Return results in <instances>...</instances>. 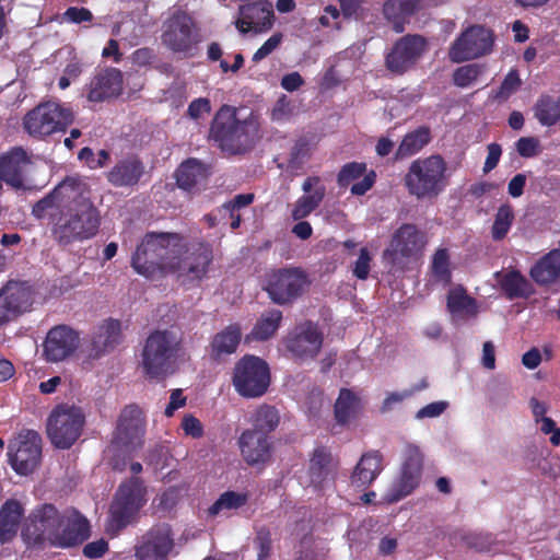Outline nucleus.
Here are the masks:
<instances>
[{"mask_svg":"<svg viewBox=\"0 0 560 560\" xmlns=\"http://www.w3.org/2000/svg\"><path fill=\"white\" fill-rule=\"evenodd\" d=\"M32 214L38 220L48 219L54 238L62 245L93 237L101 224L88 185L74 177H66L36 201Z\"/></svg>","mask_w":560,"mask_h":560,"instance_id":"obj_1","label":"nucleus"},{"mask_svg":"<svg viewBox=\"0 0 560 560\" xmlns=\"http://www.w3.org/2000/svg\"><path fill=\"white\" fill-rule=\"evenodd\" d=\"M184 354V337L178 328L154 329L147 337L141 351V366L149 378L162 380L173 372Z\"/></svg>","mask_w":560,"mask_h":560,"instance_id":"obj_2","label":"nucleus"},{"mask_svg":"<svg viewBox=\"0 0 560 560\" xmlns=\"http://www.w3.org/2000/svg\"><path fill=\"white\" fill-rule=\"evenodd\" d=\"M178 241L182 237L177 233L148 232L131 256V267L148 279L171 273Z\"/></svg>","mask_w":560,"mask_h":560,"instance_id":"obj_3","label":"nucleus"},{"mask_svg":"<svg viewBox=\"0 0 560 560\" xmlns=\"http://www.w3.org/2000/svg\"><path fill=\"white\" fill-rule=\"evenodd\" d=\"M402 180L410 196L419 200L435 199L450 183L447 162L438 153L418 158L410 163Z\"/></svg>","mask_w":560,"mask_h":560,"instance_id":"obj_4","label":"nucleus"},{"mask_svg":"<svg viewBox=\"0 0 560 560\" xmlns=\"http://www.w3.org/2000/svg\"><path fill=\"white\" fill-rule=\"evenodd\" d=\"M74 119L72 108L48 101L25 114L23 128L31 137L44 140L54 133L66 132Z\"/></svg>","mask_w":560,"mask_h":560,"instance_id":"obj_5","label":"nucleus"},{"mask_svg":"<svg viewBox=\"0 0 560 560\" xmlns=\"http://www.w3.org/2000/svg\"><path fill=\"white\" fill-rule=\"evenodd\" d=\"M84 424L85 415L80 407L59 404L47 418L46 431L56 448L69 450L81 436Z\"/></svg>","mask_w":560,"mask_h":560,"instance_id":"obj_6","label":"nucleus"},{"mask_svg":"<svg viewBox=\"0 0 560 560\" xmlns=\"http://www.w3.org/2000/svg\"><path fill=\"white\" fill-rule=\"evenodd\" d=\"M209 138L222 150L237 153L250 143L248 124L237 118L236 109L222 105L214 115Z\"/></svg>","mask_w":560,"mask_h":560,"instance_id":"obj_7","label":"nucleus"},{"mask_svg":"<svg viewBox=\"0 0 560 560\" xmlns=\"http://www.w3.org/2000/svg\"><path fill=\"white\" fill-rule=\"evenodd\" d=\"M311 281L301 268H279L266 275L262 290L272 303L290 305L303 295Z\"/></svg>","mask_w":560,"mask_h":560,"instance_id":"obj_8","label":"nucleus"},{"mask_svg":"<svg viewBox=\"0 0 560 560\" xmlns=\"http://www.w3.org/2000/svg\"><path fill=\"white\" fill-rule=\"evenodd\" d=\"M62 526V512L54 504L43 503L32 510L22 528L21 536L30 548L52 546L54 536Z\"/></svg>","mask_w":560,"mask_h":560,"instance_id":"obj_9","label":"nucleus"},{"mask_svg":"<svg viewBox=\"0 0 560 560\" xmlns=\"http://www.w3.org/2000/svg\"><path fill=\"white\" fill-rule=\"evenodd\" d=\"M147 488L141 478L132 476L121 482L110 506V525L116 530L126 528L145 504Z\"/></svg>","mask_w":560,"mask_h":560,"instance_id":"obj_10","label":"nucleus"},{"mask_svg":"<svg viewBox=\"0 0 560 560\" xmlns=\"http://www.w3.org/2000/svg\"><path fill=\"white\" fill-rule=\"evenodd\" d=\"M232 384L242 397L262 396L270 385V371L267 362L256 355H244L235 363Z\"/></svg>","mask_w":560,"mask_h":560,"instance_id":"obj_11","label":"nucleus"},{"mask_svg":"<svg viewBox=\"0 0 560 560\" xmlns=\"http://www.w3.org/2000/svg\"><path fill=\"white\" fill-rule=\"evenodd\" d=\"M178 241V252L173 253L171 272L190 280L206 277L213 260L212 246L205 242H192L187 245Z\"/></svg>","mask_w":560,"mask_h":560,"instance_id":"obj_12","label":"nucleus"},{"mask_svg":"<svg viewBox=\"0 0 560 560\" xmlns=\"http://www.w3.org/2000/svg\"><path fill=\"white\" fill-rule=\"evenodd\" d=\"M161 39L173 52L191 56L200 36L192 18L177 10L164 22Z\"/></svg>","mask_w":560,"mask_h":560,"instance_id":"obj_13","label":"nucleus"},{"mask_svg":"<svg viewBox=\"0 0 560 560\" xmlns=\"http://www.w3.org/2000/svg\"><path fill=\"white\" fill-rule=\"evenodd\" d=\"M147 419L137 404L125 406L117 419L112 444L127 452L141 448L144 444Z\"/></svg>","mask_w":560,"mask_h":560,"instance_id":"obj_14","label":"nucleus"},{"mask_svg":"<svg viewBox=\"0 0 560 560\" xmlns=\"http://www.w3.org/2000/svg\"><path fill=\"white\" fill-rule=\"evenodd\" d=\"M175 548V535L168 523H158L137 538L136 560H168Z\"/></svg>","mask_w":560,"mask_h":560,"instance_id":"obj_15","label":"nucleus"},{"mask_svg":"<svg viewBox=\"0 0 560 560\" xmlns=\"http://www.w3.org/2000/svg\"><path fill=\"white\" fill-rule=\"evenodd\" d=\"M494 43L493 32L481 25L466 28L451 45L448 57L453 62L480 58L492 51Z\"/></svg>","mask_w":560,"mask_h":560,"instance_id":"obj_16","label":"nucleus"},{"mask_svg":"<svg viewBox=\"0 0 560 560\" xmlns=\"http://www.w3.org/2000/svg\"><path fill=\"white\" fill-rule=\"evenodd\" d=\"M9 463L22 476L32 474L42 460V438L34 430H23L9 446Z\"/></svg>","mask_w":560,"mask_h":560,"instance_id":"obj_17","label":"nucleus"},{"mask_svg":"<svg viewBox=\"0 0 560 560\" xmlns=\"http://www.w3.org/2000/svg\"><path fill=\"white\" fill-rule=\"evenodd\" d=\"M423 471V454L417 445L408 444L404 453L398 478L393 482L388 493V502H398L411 494L420 485Z\"/></svg>","mask_w":560,"mask_h":560,"instance_id":"obj_18","label":"nucleus"},{"mask_svg":"<svg viewBox=\"0 0 560 560\" xmlns=\"http://www.w3.org/2000/svg\"><path fill=\"white\" fill-rule=\"evenodd\" d=\"M425 48L427 39L422 35H404L385 55V67L392 73L402 75L416 66Z\"/></svg>","mask_w":560,"mask_h":560,"instance_id":"obj_19","label":"nucleus"},{"mask_svg":"<svg viewBox=\"0 0 560 560\" xmlns=\"http://www.w3.org/2000/svg\"><path fill=\"white\" fill-rule=\"evenodd\" d=\"M283 342L295 360L306 361L317 357L323 347L324 335L316 323L304 320L288 332Z\"/></svg>","mask_w":560,"mask_h":560,"instance_id":"obj_20","label":"nucleus"},{"mask_svg":"<svg viewBox=\"0 0 560 560\" xmlns=\"http://www.w3.org/2000/svg\"><path fill=\"white\" fill-rule=\"evenodd\" d=\"M428 243L427 235L416 224L404 223L392 235L385 256L396 264L401 260H417Z\"/></svg>","mask_w":560,"mask_h":560,"instance_id":"obj_21","label":"nucleus"},{"mask_svg":"<svg viewBox=\"0 0 560 560\" xmlns=\"http://www.w3.org/2000/svg\"><path fill=\"white\" fill-rule=\"evenodd\" d=\"M32 304L33 291L27 282L8 281L0 289V327L15 322L30 312Z\"/></svg>","mask_w":560,"mask_h":560,"instance_id":"obj_22","label":"nucleus"},{"mask_svg":"<svg viewBox=\"0 0 560 560\" xmlns=\"http://www.w3.org/2000/svg\"><path fill=\"white\" fill-rule=\"evenodd\" d=\"M237 446L242 459L250 467L264 468L272 459L273 440L266 433L245 429L237 439Z\"/></svg>","mask_w":560,"mask_h":560,"instance_id":"obj_23","label":"nucleus"},{"mask_svg":"<svg viewBox=\"0 0 560 560\" xmlns=\"http://www.w3.org/2000/svg\"><path fill=\"white\" fill-rule=\"evenodd\" d=\"M31 165L27 151L22 147H13L0 155V178L15 190L30 189L26 174Z\"/></svg>","mask_w":560,"mask_h":560,"instance_id":"obj_24","label":"nucleus"},{"mask_svg":"<svg viewBox=\"0 0 560 560\" xmlns=\"http://www.w3.org/2000/svg\"><path fill=\"white\" fill-rule=\"evenodd\" d=\"M91 536L89 520L77 509H67L62 512V526L54 536L52 546L71 548L82 545Z\"/></svg>","mask_w":560,"mask_h":560,"instance_id":"obj_25","label":"nucleus"},{"mask_svg":"<svg viewBox=\"0 0 560 560\" xmlns=\"http://www.w3.org/2000/svg\"><path fill=\"white\" fill-rule=\"evenodd\" d=\"M238 14L235 25L241 33L267 32L275 21L272 4L267 0L244 3L240 5Z\"/></svg>","mask_w":560,"mask_h":560,"instance_id":"obj_26","label":"nucleus"},{"mask_svg":"<svg viewBox=\"0 0 560 560\" xmlns=\"http://www.w3.org/2000/svg\"><path fill=\"white\" fill-rule=\"evenodd\" d=\"M79 334L67 325L52 327L44 341V354L47 361L59 362L70 357L79 347Z\"/></svg>","mask_w":560,"mask_h":560,"instance_id":"obj_27","label":"nucleus"},{"mask_svg":"<svg viewBox=\"0 0 560 560\" xmlns=\"http://www.w3.org/2000/svg\"><path fill=\"white\" fill-rule=\"evenodd\" d=\"M362 176L361 180L351 186L350 191L354 196H363L372 189L377 177L375 171L368 172V165L364 162L353 161L343 164L337 174V184L340 188H346Z\"/></svg>","mask_w":560,"mask_h":560,"instance_id":"obj_28","label":"nucleus"},{"mask_svg":"<svg viewBox=\"0 0 560 560\" xmlns=\"http://www.w3.org/2000/svg\"><path fill=\"white\" fill-rule=\"evenodd\" d=\"M122 91V72L117 68H106L91 81L88 92L90 102H104L118 96Z\"/></svg>","mask_w":560,"mask_h":560,"instance_id":"obj_29","label":"nucleus"},{"mask_svg":"<svg viewBox=\"0 0 560 560\" xmlns=\"http://www.w3.org/2000/svg\"><path fill=\"white\" fill-rule=\"evenodd\" d=\"M242 340V328L234 323L215 332L209 343V357L217 363L224 362L236 352Z\"/></svg>","mask_w":560,"mask_h":560,"instance_id":"obj_30","label":"nucleus"},{"mask_svg":"<svg viewBox=\"0 0 560 560\" xmlns=\"http://www.w3.org/2000/svg\"><path fill=\"white\" fill-rule=\"evenodd\" d=\"M144 174L142 160L131 154L119 160L107 173V180L115 187L136 186Z\"/></svg>","mask_w":560,"mask_h":560,"instance_id":"obj_31","label":"nucleus"},{"mask_svg":"<svg viewBox=\"0 0 560 560\" xmlns=\"http://www.w3.org/2000/svg\"><path fill=\"white\" fill-rule=\"evenodd\" d=\"M383 455L380 451L372 450L362 454L350 476L351 485L366 489L383 471Z\"/></svg>","mask_w":560,"mask_h":560,"instance_id":"obj_32","label":"nucleus"},{"mask_svg":"<svg viewBox=\"0 0 560 560\" xmlns=\"http://www.w3.org/2000/svg\"><path fill=\"white\" fill-rule=\"evenodd\" d=\"M209 173L207 166L196 159L184 161L175 172L177 186L188 192H195L206 184Z\"/></svg>","mask_w":560,"mask_h":560,"instance_id":"obj_33","label":"nucleus"},{"mask_svg":"<svg viewBox=\"0 0 560 560\" xmlns=\"http://www.w3.org/2000/svg\"><path fill=\"white\" fill-rule=\"evenodd\" d=\"M420 8V0H386L383 14L393 24L396 33H402L407 19L412 16Z\"/></svg>","mask_w":560,"mask_h":560,"instance_id":"obj_34","label":"nucleus"},{"mask_svg":"<svg viewBox=\"0 0 560 560\" xmlns=\"http://www.w3.org/2000/svg\"><path fill=\"white\" fill-rule=\"evenodd\" d=\"M530 278L540 285L553 283L560 278V249L544 255L529 271Z\"/></svg>","mask_w":560,"mask_h":560,"instance_id":"obj_35","label":"nucleus"},{"mask_svg":"<svg viewBox=\"0 0 560 560\" xmlns=\"http://www.w3.org/2000/svg\"><path fill=\"white\" fill-rule=\"evenodd\" d=\"M24 514L22 504L16 500H7L0 509V544L9 542L16 535Z\"/></svg>","mask_w":560,"mask_h":560,"instance_id":"obj_36","label":"nucleus"},{"mask_svg":"<svg viewBox=\"0 0 560 560\" xmlns=\"http://www.w3.org/2000/svg\"><path fill=\"white\" fill-rule=\"evenodd\" d=\"M362 409L360 396L349 388H341L334 405L336 422L341 425L348 424L355 419Z\"/></svg>","mask_w":560,"mask_h":560,"instance_id":"obj_37","label":"nucleus"},{"mask_svg":"<svg viewBox=\"0 0 560 560\" xmlns=\"http://www.w3.org/2000/svg\"><path fill=\"white\" fill-rule=\"evenodd\" d=\"M431 139V129L428 126H420L407 132L395 152V160L399 161L416 155L430 143Z\"/></svg>","mask_w":560,"mask_h":560,"instance_id":"obj_38","label":"nucleus"},{"mask_svg":"<svg viewBox=\"0 0 560 560\" xmlns=\"http://www.w3.org/2000/svg\"><path fill=\"white\" fill-rule=\"evenodd\" d=\"M446 307L454 317L470 318L478 313L476 299L468 295L462 285L448 292Z\"/></svg>","mask_w":560,"mask_h":560,"instance_id":"obj_39","label":"nucleus"},{"mask_svg":"<svg viewBox=\"0 0 560 560\" xmlns=\"http://www.w3.org/2000/svg\"><path fill=\"white\" fill-rule=\"evenodd\" d=\"M122 339L121 324L117 319L108 318L98 326L92 343L98 352H108L120 343Z\"/></svg>","mask_w":560,"mask_h":560,"instance_id":"obj_40","label":"nucleus"},{"mask_svg":"<svg viewBox=\"0 0 560 560\" xmlns=\"http://www.w3.org/2000/svg\"><path fill=\"white\" fill-rule=\"evenodd\" d=\"M250 428L257 432L266 433L267 438H272L271 433L280 423V415L276 407L264 404L260 405L249 418Z\"/></svg>","mask_w":560,"mask_h":560,"instance_id":"obj_41","label":"nucleus"},{"mask_svg":"<svg viewBox=\"0 0 560 560\" xmlns=\"http://www.w3.org/2000/svg\"><path fill=\"white\" fill-rule=\"evenodd\" d=\"M283 315L280 310L272 308L265 311L260 317L256 320L250 337L257 341H266L276 335L278 331Z\"/></svg>","mask_w":560,"mask_h":560,"instance_id":"obj_42","label":"nucleus"},{"mask_svg":"<svg viewBox=\"0 0 560 560\" xmlns=\"http://www.w3.org/2000/svg\"><path fill=\"white\" fill-rule=\"evenodd\" d=\"M255 200L253 192L238 194L231 200L224 202L219 209L222 219L230 220V228L236 230L242 223V210L250 206Z\"/></svg>","mask_w":560,"mask_h":560,"instance_id":"obj_43","label":"nucleus"},{"mask_svg":"<svg viewBox=\"0 0 560 560\" xmlns=\"http://www.w3.org/2000/svg\"><path fill=\"white\" fill-rule=\"evenodd\" d=\"M500 284L509 300L527 299L534 292L532 283L518 270L506 272Z\"/></svg>","mask_w":560,"mask_h":560,"instance_id":"obj_44","label":"nucleus"},{"mask_svg":"<svg viewBox=\"0 0 560 560\" xmlns=\"http://www.w3.org/2000/svg\"><path fill=\"white\" fill-rule=\"evenodd\" d=\"M534 115L541 126L556 125L560 120V95L557 98L541 95L534 106Z\"/></svg>","mask_w":560,"mask_h":560,"instance_id":"obj_45","label":"nucleus"},{"mask_svg":"<svg viewBox=\"0 0 560 560\" xmlns=\"http://www.w3.org/2000/svg\"><path fill=\"white\" fill-rule=\"evenodd\" d=\"M249 500L248 492H236L228 490L220 494V497L208 508L209 516H217L223 511H234L242 509Z\"/></svg>","mask_w":560,"mask_h":560,"instance_id":"obj_46","label":"nucleus"},{"mask_svg":"<svg viewBox=\"0 0 560 560\" xmlns=\"http://www.w3.org/2000/svg\"><path fill=\"white\" fill-rule=\"evenodd\" d=\"M331 455L325 447H318L314 451L310 460L308 475L311 482L315 487L322 486L323 481L329 475V464Z\"/></svg>","mask_w":560,"mask_h":560,"instance_id":"obj_47","label":"nucleus"},{"mask_svg":"<svg viewBox=\"0 0 560 560\" xmlns=\"http://www.w3.org/2000/svg\"><path fill=\"white\" fill-rule=\"evenodd\" d=\"M325 197V187H317L312 194L301 196L294 203L292 210L293 220H302L310 215L323 201Z\"/></svg>","mask_w":560,"mask_h":560,"instance_id":"obj_48","label":"nucleus"},{"mask_svg":"<svg viewBox=\"0 0 560 560\" xmlns=\"http://www.w3.org/2000/svg\"><path fill=\"white\" fill-rule=\"evenodd\" d=\"M514 218V211L510 203H503L498 208L491 228L493 241H502L505 238L513 224Z\"/></svg>","mask_w":560,"mask_h":560,"instance_id":"obj_49","label":"nucleus"},{"mask_svg":"<svg viewBox=\"0 0 560 560\" xmlns=\"http://www.w3.org/2000/svg\"><path fill=\"white\" fill-rule=\"evenodd\" d=\"M431 270L434 278L450 284L452 281V271L450 268V255L446 248H439L433 255Z\"/></svg>","mask_w":560,"mask_h":560,"instance_id":"obj_50","label":"nucleus"},{"mask_svg":"<svg viewBox=\"0 0 560 560\" xmlns=\"http://www.w3.org/2000/svg\"><path fill=\"white\" fill-rule=\"evenodd\" d=\"M313 148L314 143L311 137L302 136L298 138L291 149L289 165L291 167H299L311 156Z\"/></svg>","mask_w":560,"mask_h":560,"instance_id":"obj_51","label":"nucleus"},{"mask_svg":"<svg viewBox=\"0 0 560 560\" xmlns=\"http://www.w3.org/2000/svg\"><path fill=\"white\" fill-rule=\"evenodd\" d=\"M482 68L477 63H469L457 68L453 73V82L458 88H467L481 74Z\"/></svg>","mask_w":560,"mask_h":560,"instance_id":"obj_52","label":"nucleus"},{"mask_svg":"<svg viewBox=\"0 0 560 560\" xmlns=\"http://www.w3.org/2000/svg\"><path fill=\"white\" fill-rule=\"evenodd\" d=\"M254 544L257 549L258 560H267L272 550V538L269 528L261 527L256 534Z\"/></svg>","mask_w":560,"mask_h":560,"instance_id":"obj_53","label":"nucleus"},{"mask_svg":"<svg viewBox=\"0 0 560 560\" xmlns=\"http://www.w3.org/2000/svg\"><path fill=\"white\" fill-rule=\"evenodd\" d=\"M521 85L522 80L520 78L518 71L516 69H511L501 82L497 97L506 100Z\"/></svg>","mask_w":560,"mask_h":560,"instance_id":"obj_54","label":"nucleus"},{"mask_svg":"<svg viewBox=\"0 0 560 560\" xmlns=\"http://www.w3.org/2000/svg\"><path fill=\"white\" fill-rule=\"evenodd\" d=\"M516 151L522 158H533L539 153L540 141L536 137H522L516 143Z\"/></svg>","mask_w":560,"mask_h":560,"instance_id":"obj_55","label":"nucleus"},{"mask_svg":"<svg viewBox=\"0 0 560 560\" xmlns=\"http://www.w3.org/2000/svg\"><path fill=\"white\" fill-rule=\"evenodd\" d=\"M109 550V544L105 538L88 542L83 549L82 555L88 559H100L104 557Z\"/></svg>","mask_w":560,"mask_h":560,"instance_id":"obj_56","label":"nucleus"},{"mask_svg":"<svg viewBox=\"0 0 560 560\" xmlns=\"http://www.w3.org/2000/svg\"><path fill=\"white\" fill-rule=\"evenodd\" d=\"M293 113V106L291 101L285 94H282L276 102L271 110L272 120H283L289 118Z\"/></svg>","mask_w":560,"mask_h":560,"instance_id":"obj_57","label":"nucleus"},{"mask_svg":"<svg viewBox=\"0 0 560 560\" xmlns=\"http://www.w3.org/2000/svg\"><path fill=\"white\" fill-rule=\"evenodd\" d=\"M281 40V33L273 34L256 50L253 56V61L258 62L268 57L280 45Z\"/></svg>","mask_w":560,"mask_h":560,"instance_id":"obj_58","label":"nucleus"},{"mask_svg":"<svg viewBox=\"0 0 560 560\" xmlns=\"http://www.w3.org/2000/svg\"><path fill=\"white\" fill-rule=\"evenodd\" d=\"M63 19L67 22L80 24L83 22H91L93 20V14L86 8L70 7L65 11Z\"/></svg>","mask_w":560,"mask_h":560,"instance_id":"obj_59","label":"nucleus"},{"mask_svg":"<svg viewBox=\"0 0 560 560\" xmlns=\"http://www.w3.org/2000/svg\"><path fill=\"white\" fill-rule=\"evenodd\" d=\"M371 256L368 248L363 247L360 249L359 257L353 268V275L360 279L365 280L370 272Z\"/></svg>","mask_w":560,"mask_h":560,"instance_id":"obj_60","label":"nucleus"},{"mask_svg":"<svg viewBox=\"0 0 560 560\" xmlns=\"http://www.w3.org/2000/svg\"><path fill=\"white\" fill-rule=\"evenodd\" d=\"M487 150H488V155L485 161V165H483V170H482L485 174L491 172L492 170H494L498 166L501 154H502V148L497 142H492V143L488 144Z\"/></svg>","mask_w":560,"mask_h":560,"instance_id":"obj_61","label":"nucleus"},{"mask_svg":"<svg viewBox=\"0 0 560 560\" xmlns=\"http://www.w3.org/2000/svg\"><path fill=\"white\" fill-rule=\"evenodd\" d=\"M182 428L185 434L195 439L201 438L203 434V428L200 420L191 415H187L183 418Z\"/></svg>","mask_w":560,"mask_h":560,"instance_id":"obj_62","label":"nucleus"},{"mask_svg":"<svg viewBox=\"0 0 560 560\" xmlns=\"http://www.w3.org/2000/svg\"><path fill=\"white\" fill-rule=\"evenodd\" d=\"M448 404L446 401H434L431 404H428L427 406L422 407L420 410H418L416 418L417 419H424V418H435L442 415Z\"/></svg>","mask_w":560,"mask_h":560,"instance_id":"obj_63","label":"nucleus"},{"mask_svg":"<svg viewBox=\"0 0 560 560\" xmlns=\"http://www.w3.org/2000/svg\"><path fill=\"white\" fill-rule=\"evenodd\" d=\"M130 58H131V61L133 65H136L138 67H147L153 62V60L155 58V54L152 48L142 47V48L136 49L131 54Z\"/></svg>","mask_w":560,"mask_h":560,"instance_id":"obj_64","label":"nucleus"}]
</instances>
